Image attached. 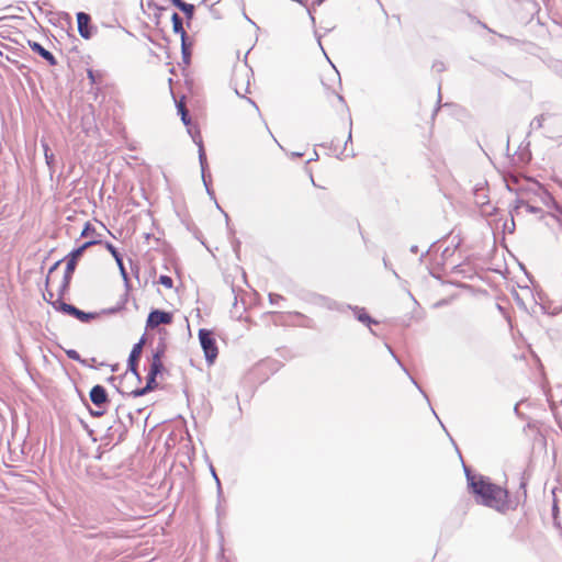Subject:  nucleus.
Listing matches in <instances>:
<instances>
[{"label": "nucleus", "instance_id": "f257e3e1", "mask_svg": "<svg viewBox=\"0 0 562 562\" xmlns=\"http://www.w3.org/2000/svg\"><path fill=\"white\" fill-rule=\"evenodd\" d=\"M469 491L475 496L476 503L480 505L499 513L514 509L508 491L491 482L487 476L469 477Z\"/></svg>", "mask_w": 562, "mask_h": 562}, {"label": "nucleus", "instance_id": "f03ea898", "mask_svg": "<svg viewBox=\"0 0 562 562\" xmlns=\"http://www.w3.org/2000/svg\"><path fill=\"white\" fill-rule=\"evenodd\" d=\"M63 299L64 296H60V294L58 293L57 299L55 300L54 303H52V306L57 312L70 315L82 323H89L90 321L95 319L98 317L97 313L81 311L75 305L64 302Z\"/></svg>", "mask_w": 562, "mask_h": 562}, {"label": "nucleus", "instance_id": "7ed1b4c3", "mask_svg": "<svg viewBox=\"0 0 562 562\" xmlns=\"http://www.w3.org/2000/svg\"><path fill=\"white\" fill-rule=\"evenodd\" d=\"M123 409V406L119 405L115 409L117 419L114 422L113 425H111L105 435L104 440H108L109 443L119 445L122 441H124L127 432H128V425H126L120 416V412Z\"/></svg>", "mask_w": 562, "mask_h": 562}, {"label": "nucleus", "instance_id": "20e7f679", "mask_svg": "<svg viewBox=\"0 0 562 562\" xmlns=\"http://www.w3.org/2000/svg\"><path fill=\"white\" fill-rule=\"evenodd\" d=\"M199 340L203 349L206 362L209 364L214 363L218 356V348L213 333L209 329L201 328L199 330Z\"/></svg>", "mask_w": 562, "mask_h": 562}, {"label": "nucleus", "instance_id": "39448f33", "mask_svg": "<svg viewBox=\"0 0 562 562\" xmlns=\"http://www.w3.org/2000/svg\"><path fill=\"white\" fill-rule=\"evenodd\" d=\"M81 257L77 252H75L74 250H71L65 257L64 260H66V268H65V272H64L63 279L60 281V284H59L58 290H57V293H59L60 296H65L66 293L68 292L69 286H70V282H71V279H72V274H74V272L76 270L78 260Z\"/></svg>", "mask_w": 562, "mask_h": 562}, {"label": "nucleus", "instance_id": "423d86ee", "mask_svg": "<svg viewBox=\"0 0 562 562\" xmlns=\"http://www.w3.org/2000/svg\"><path fill=\"white\" fill-rule=\"evenodd\" d=\"M146 342L145 334L140 337L138 342H136L128 356L127 359V370L136 378L138 382L142 381V375L138 371V362L143 352L144 345Z\"/></svg>", "mask_w": 562, "mask_h": 562}, {"label": "nucleus", "instance_id": "0eeeda50", "mask_svg": "<svg viewBox=\"0 0 562 562\" xmlns=\"http://www.w3.org/2000/svg\"><path fill=\"white\" fill-rule=\"evenodd\" d=\"M157 376L158 375H156V374L148 373L146 376L145 386L138 387V389H135L132 391H126L119 385H115V387H116L117 392L122 395H127V396H132V397L144 396V395L148 394L149 392L155 391L158 387Z\"/></svg>", "mask_w": 562, "mask_h": 562}, {"label": "nucleus", "instance_id": "6e6552de", "mask_svg": "<svg viewBox=\"0 0 562 562\" xmlns=\"http://www.w3.org/2000/svg\"><path fill=\"white\" fill-rule=\"evenodd\" d=\"M104 246L110 251V254L113 256V258L115 259V263L117 265V267L120 269L121 277L124 281V286H125V289H127V292H130L132 290V284H131V280L128 278V273L125 269L122 255L111 243L105 241Z\"/></svg>", "mask_w": 562, "mask_h": 562}, {"label": "nucleus", "instance_id": "1a4fd4ad", "mask_svg": "<svg viewBox=\"0 0 562 562\" xmlns=\"http://www.w3.org/2000/svg\"><path fill=\"white\" fill-rule=\"evenodd\" d=\"M172 322V314L161 310H153L147 317L146 327L156 328L159 325H167Z\"/></svg>", "mask_w": 562, "mask_h": 562}, {"label": "nucleus", "instance_id": "9d476101", "mask_svg": "<svg viewBox=\"0 0 562 562\" xmlns=\"http://www.w3.org/2000/svg\"><path fill=\"white\" fill-rule=\"evenodd\" d=\"M90 401L98 408H104L109 403V395L104 386L97 384L89 392Z\"/></svg>", "mask_w": 562, "mask_h": 562}, {"label": "nucleus", "instance_id": "9b49d317", "mask_svg": "<svg viewBox=\"0 0 562 562\" xmlns=\"http://www.w3.org/2000/svg\"><path fill=\"white\" fill-rule=\"evenodd\" d=\"M78 32L85 40H89L93 35L94 27L91 25V16L86 12L77 13Z\"/></svg>", "mask_w": 562, "mask_h": 562}, {"label": "nucleus", "instance_id": "f8f14e48", "mask_svg": "<svg viewBox=\"0 0 562 562\" xmlns=\"http://www.w3.org/2000/svg\"><path fill=\"white\" fill-rule=\"evenodd\" d=\"M29 47L31 48L32 52L36 53L43 59H45L48 63V65H50V66L57 65L56 57L38 42L29 41Z\"/></svg>", "mask_w": 562, "mask_h": 562}, {"label": "nucleus", "instance_id": "ddd939ff", "mask_svg": "<svg viewBox=\"0 0 562 562\" xmlns=\"http://www.w3.org/2000/svg\"><path fill=\"white\" fill-rule=\"evenodd\" d=\"M188 131L191 134L193 142L199 147V162H200V166H201V172L204 173V171L207 168V161H206V154H205V150H204V147H203V140H202L201 134H200L199 131H195L193 133L191 131V128H189Z\"/></svg>", "mask_w": 562, "mask_h": 562}, {"label": "nucleus", "instance_id": "4468645a", "mask_svg": "<svg viewBox=\"0 0 562 562\" xmlns=\"http://www.w3.org/2000/svg\"><path fill=\"white\" fill-rule=\"evenodd\" d=\"M356 316V318L362 324L367 325L369 328L372 324H378V321L373 319L366 311L364 307L359 306H349Z\"/></svg>", "mask_w": 562, "mask_h": 562}, {"label": "nucleus", "instance_id": "2eb2a0df", "mask_svg": "<svg viewBox=\"0 0 562 562\" xmlns=\"http://www.w3.org/2000/svg\"><path fill=\"white\" fill-rule=\"evenodd\" d=\"M171 22H172V31L175 34H179L181 40L189 38L188 34L183 27V20L177 12L172 13Z\"/></svg>", "mask_w": 562, "mask_h": 562}, {"label": "nucleus", "instance_id": "dca6fc26", "mask_svg": "<svg viewBox=\"0 0 562 562\" xmlns=\"http://www.w3.org/2000/svg\"><path fill=\"white\" fill-rule=\"evenodd\" d=\"M128 295H130V292H127V289H125V293L121 296L117 304L113 307L103 310V313L112 315V314H116V313L125 310L126 303L128 301Z\"/></svg>", "mask_w": 562, "mask_h": 562}, {"label": "nucleus", "instance_id": "f3484780", "mask_svg": "<svg viewBox=\"0 0 562 562\" xmlns=\"http://www.w3.org/2000/svg\"><path fill=\"white\" fill-rule=\"evenodd\" d=\"M191 46L192 44L189 42V38L181 40L182 63L186 66H189L191 63Z\"/></svg>", "mask_w": 562, "mask_h": 562}, {"label": "nucleus", "instance_id": "a211bd4d", "mask_svg": "<svg viewBox=\"0 0 562 562\" xmlns=\"http://www.w3.org/2000/svg\"><path fill=\"white\" fill-rule=\"evenodd\" d=\"M162 358L151 356L150 367L148 373L160 375L165 371Z\"/></svg>", "mask_w": 562, "mask_h": 562}, {"label": "nucleus", "instance_id": "6ab92c4d", "mask_svg": "<svg viewBox=\"0 0 562 562\" xmlns=\"http://www.w3.org/2000/svg\"><path fill=\"white\" fill-rule=\"evenodd\" d=\"M177 110L181 116L182 123L186 126H189L191 124V116H190L189 110L187 109L186 104L182 101L177 103Z\"/></svg>", "mask_w": 562, "mask_h": 562}, {"label": "nucleus", "instance_id": "aec40b11", "mask_svg": "<svg viewBox=\"0 0 562 562\" xmlns=\"http://www.w3.org/2000/svg\"><path fill=\"white\" fill-rule=\"evenodd\" d=\"M167 351V342H166V339L165 337L160 336L159 337V340L153 351V356L154 357H159V358H164L165 357V353Z\"/></svg>", "mask_w": 562, "mask_h": 562}, {"label": "nucleus", "instance_id": "412c9836", "mask_svg": "<svg viewBox=\"0 0 562 562\" xmlns=\"http://www.w3.org/2000/svg\"><path fill=\"white\" fill-rule=\"evenodd\" d=\"M65 352L69 359L77 361L82 366L93 368L92 364H88V359L81 358V356L75 349H67V350H65Z\"/></svg>", "mask_w": 562, "mask_h": 562}, {"label": "nucleus", "instance_id": "4be33fe9", "mask_svg": "<svg viewBox=\"0 0 562 562\" xmlns=\"http://www.w3.org/2000/svg\"><path fill=\"white\" fill-rule=\"evenodd\" d=\"M103 244V241L99 238H92L86 243H83L81 246H79L78 248H75L74 251L77 252L80 257L83 255V252L90 248L91 246H94V245H101Z\"/></svg>", "mask_w": 562, "mask_h": 562}, {"label": "nucleus", "instance_id": "5701e85b", "mask_svg": "<svg viewBox=\"0 0 562 562\" xmlns=\"http://www.w3.org/2000/svg\"><path fill=\"white\" fill-rule=\"evenodd\" d=\"M103 244V241L99 238H92L86 243H83L81 246H79L78 248H75L74 251L77 252L80 257L83 255V252L90 248L91 246H94V245H101Z\"/></svg>", "mask_w": 562, "mask_h": 562}, {"label": "nucleus", "instance_id": "b1692460", "mask_svg": "<svg viewBox=\"0 0 562 562\" xmlns=\"http://www.w3.org/2000/svg\"><path fill=\"white\" fill-rule=\"evenodd\" d=\"M80 236L81 237L91 236L92 238H99L100 234H97L95 227L90 222H86Z\"/></svg>", "mask_w": 562, "mask_h": 562}, {"label": "nucleus", "instance_id": "393cba45", "mask_svg": "<svg viewBox=\"0 0 562 562\" xmlns=\"http://www.w3.org/2000/svg\"><path fill=\"white\" fill-rule=\"evenodd\" d=\"M87 76L91 85H98L102 82V74L93 69H87Z\"/></svg>", "mask_w": 562, "mask_h": 562}, {"label": "nucleus", "instance_id": "a878e982", "mask_svg": "<svg viewBox=\"0 0 562 562\" xmlns=\"http://www.w3.org/2000/svg\"><path fill=\"white\" fill-rule=\"evenodd\" d=\"M543 122H544V115L540 114V115L533 117V120L530 122V128L539 130L543 126Z\"/></svg>", "mask_w": 562, "mask_h": 562}, {"label": "nucleus", "instance_id": "bb28decb", "mask_svg": "<svg viewBox=\"0 0 562 562\" xmlns=\"http://www.w3.org/2000/svg\"><path fill=\"white\" fill-rule=\"evenodd\" d=\"M520 205L526 206L527 211L532 214H537V213L541 212V209L539 206L530 205L527 202H525L524 200H517V207H519Z\"/></svg>", "mask_w": 562, "mask_h": 562}, {"label": "nucleus", "instance_id": "cd10ccee", "mask_svg": "<svg viewBox=\"0 0 562 562\" xmlns=\"http://www.w3.org/2000/svg\"><path fill=\"white\" fill-rule=\"evenodd\" d=\"M194 11H195V8L193 4L191 3H188L184 9H182L181 12H183V14L186 15L187 20L190 21L193 19L194 16Z\"/></svg>", "mask_w": 562, "mask_h": 562}, {"label": "nucleus", "instance_id": "c85d7f7f", "mask_svg": "<svg viewBox=\"0 0 562 562\" xmlns=\"http://www.w3.org/2000/svg\"><path fill=\"white\" fill-rule=\"evenodd\" d=\"M45 162L50 171L53 173L55 171V156L53 153H49L48 155L44 156Z\"/></svg>", "mask_w": 562, "mask_h": 562}, {"label": "nucleus", "instance_id": "c756f323", "mask_svg": "<svg viewBox=\"0 0 562 562\" xmlns=\"http://www.w3.org/2000/svg\"><path fill=\"white\" fill-rule=\"evenodd\" d=\"M158 282L167 289H171L173 285L172 279L166 274L160 276Z\"/></svg>", "mask_w": 562, "mask_h": 562}, {"label": "nucleus", "instance_id": "7c9ffc66", "mask_svg": "<svg viewBox=\"0 0 562 562\" xmlns=\"http://www.w3.org/2000/svg\"><path fill=\"white\" fill-rule=\"evenodd\" d=\"M558 513H559V507H558L557 499L554 498L553 499V505H552L553 524H554L555 527L560 528V522L558 521Z\"/></svg>", "mask_w": 562, "mask_h": 562}, {"label": "nucleus", "instance_id": "2f4dec72", "mask_svg": "<svg viewBox=\"0 0 562 562\" xmlns=\"http://www.w3.org/2000/svg\"><path fill=\"white\" fill-rule=\"evenodd\" d=\"M268 297L271 304H278L280 301L284 300V297L281 294L277 293H269Z\"/></svg>", "mask_w": 562, "mask_h": 562}, {"label": "nucleus", "instance_id": "473e14b6", "mask_svg": "<svg viewBox=\"0 0 562 562\" xmlns=\"http://www.w3.org/2000/svg\"><path fill=\"white\" fill-rule=\"evenodd\" d=\"M61 260H58L56 261L48 270V274H47V278H46V285H48V283L50 282L52 280V274L54 273V271L58 268V266L60 265Z\"/></svg>", "mask_w": 562, "mask_h": 562}, {"label": "nucleus", "instance_id": "72a5a7b5", "mask_svg": "<svg viewBox=\"0 0 562 562\" xmlns=\"http://www.w3.org/2000/svg\"><path fill=\"white\" fill-rule=\"evenodd\" d=\"M463 469H464V474H465L467 483L468 484H469V477H480V476H482V474H473L472 471L470 470V468H468L464 463H463Z\"/></svg>", "mask_w": 562, "mask_h": 562}, {"label": "nucleus", "instance_id": "f704fd0d", "mask_svg": "<svg viewBox=\"0 0 562 562\" xmlns=\"http://www.w3.org/2000/svg\"><path fill=\"white\" fill-rule=\"evenodd\" d=\"M209 178H210V175H206V170H205L204 173H202V180H203V183H204V186L206 188L207 193L212 194L213 192L210 189V180H209Z\"/></svg>", "mask_w": 562, "mask_h": 562}, {"label": "nucleus", "instance_id": "c9c22d12", "mask_svg": "<svg viewBox=\"0 0 562 562\" xmlns=\"http://www.w3.org/2000/svg\"><path fill=\"white\" fill-rule=\"evenodd\" d=\"M432 69H435L436 71L438 72H442L445 71L446 69V66L442 61L440 60H436L434 64H432Z\"/></svg>", "mask_w": 562, "mask_h": 562}, {"label": "nucleus", "instance_id": "e433bc0d", "mask_svg": "<svg viewBox=\"0 0 562 562\" xmlns=\"http://www.w3.org/2000/svg\"><path fill=\"white\" fill-rule=\"evenodd\" d=\"M43 295H44L45 301L47 303H49L50 305H52V303L55 302V300H53L54 299L53 291L48 290L47 288H46V292Z\"/></svg>", "mask_w": 562, "mask_h": 562}, {"label": "nucleus", "instance_id": "4c0bfd02", "mask_svg": "<svg viewBox=\"0 0 562 562\" xmlns=\"http://www.w3.org/2000/svg\"><path fill=\"white\" fill-rule=\"evenodd\" d=\"M296 1H297L301 5H304V7H306V8H307V12H308V14H310V16H311V20H312L313 22H315V18H314V15H313L312 9H311L310 7H307V4H306V3H307V0H296Z\"/></svg>", "mask_w": 562, "mask_h": 562}, {"label": "nucleus", "instance_id": "58836bf2", "mask_svg": "<svg viewBox=\"0 0 562 562\" xmlns=\"http://www.w3.org/2000/svg\"><path fill=\"white\" fill-rule=\"evenodd\" d=\"M89 412H90L91 416H93V417H101L105 413V407L104 408H99L97 411L90 409Z\"/></svg>", "mask_w": 562, "mask_h": 562}, {"label": "nucleus", "instance_id": "ea45409f", "mask_svg": "<svg viewBox=\"0 0 562 562\" xmlns=\"http://www.w3.org/2000/svg\"><path fill=\"white\" fill-rule=\"evenodd\" d=\"M41 144H42V147H43L44 156H46L49 153H52L48 144L45 140H42Z\"/></svg>", "mask_w": 562, "mask_h": 562}, {"label": "nucleus", "instance_id": "a19ab883", "mask_svg": "<svg viewBox=\"0 0 562 562\" xmlns=\"http://www.w3.org/2000/svg\"><path fill=\"white\" fill-rule=\"evenodd\" d=\"M131 269H132V272L134 273V276L138 279L139 267L137 265H132Z\"/></svg>", "mask_w": 562, "mask_h": 562}, {"label": "nucleus", "instance_id": "79ce46f5", "mask_svg": "<svg viewBox=\"0 0 562 562\" xmlns=\"http://www.w3.org/2000/svg\"><path fill=\"white\" fill-rule=\"evenodd\" d=\"M117 380L122 381V376L111 375L110 378H108V382L113 383V384H114V382H116Z\"/></svg>", "mask_w": 562, "mask_h": 562}, {"label": "nucleus", "instance_id": "37998d69", "mask_svg": "<svg viewBox=\"0 0 562 562\" xmlns=\"http://www.w3.org/2000/svg\"><path fill=\"white\" fill-rule=\"evenodd\" d=\"M211 471H212V475L214 476V479H215V481H216V483H217V486H218V488H220V487H221V482H220L218 476H217V475H216V473H215L214 468H211Z\"/></svg>", "mask_w": 562, "mask_h": 562}, {"label": "nucleus", "instance_id": "c03bdc74", "mask_svg": "<svg viewBox=\"0 0 562 562\" xmlns=\"http://www.w3.org/2000/svg\"><path fill=\"white\" fill-rule=\"evenodd\" d=\"M325 0H312V7L321 5Z\"/></svg>", "mask_w": 562, "mask_h": 562}, {"label": "nucleus", "instance_id": "a18cd8bd", "mask_svg": "<svg viewBox=\"0 0 562 562\" xmlns=\"http://www.w3.org/2000/svg\"><path fill=\"white\" fill-rule=\"evenodd\" d=\"M126 417H127V419H128V424H130V425H132V424H133V414H132L131 412H128V413L126 414Z\"/></svg>", "mask_w": 562, "mask_h": 562}, {"label": "nucleus", "instance_id": "49530a36", "mask_svg": "<svg viewBox=\"0 0 562 562\" xmlns=\"http://www.w3.org/2000/svg\"><path fill=\"white\" fill-rule=\"evenodd\" d=\"M187 4H188V3H187V2H184V1L182 0V1L178 4V7H177V8H178L180 11H182V9H184V7H186Z\"/></svg>", "mask_w": 562, "mask_h": 562}, {"label": "nucleus", "instance_id": "de8ad7c7", "mask_svg": "<svg viewBox=\"0 0 562 562\" xmlns=\"http://www.w3.org/2000/svg\"><path fill=\"white\" fill-rule=\"evenodd\" d=\"M409 250H411V252H413V254H417V252H418V246L413 245V246L411 247V249H409Z\"/></svg>", "mask_w": 562, "mask_h": 562}, {"label": "nucleus", "instance_id": "09e8293b", "mask_svg": "<svg viewBox=\"0 0 562 562\" xmlns=\"http://www.w3.org/2000/svg\"><path fill=\"white\" fill-rule=\"evenodd\" d=\"M176 8L182 0H169Z\"/></svg>", "mask_w": 562, "mask_h": 562}, {"label": "nucleus", "instance_id": "8fccbe9b", "mask_svg": "<svg viewBox=\"0 0 562 562\" xmlns=\"http://www.w3.org/2000/svg\"><path fill=\"white\" fill-rule=\"evenodd\" d=\"M235 92L237 95L244 97V94L240 92V90L237 87H235Z\"/></svg>", "mask_w": 562, "mask_h": 562}, {"label": "nucleus", "instance_id": "3c124183", "mask_svg": "<svg viewBox=\"0 0 562 562\" xmlns=\"http://www.w3.org/2000/svg\"><path fill=\"white\" fill-rule=\"evenodd\" d=\"M95 358H91L88 360V364H92L94 367Z\"/></svg>", "mask_w": 562, "mask_h": 562}, {"label": "nucleus", "instance_id": "603ef678", "mask_svg": "<svg viewBox=\"0 0 562 562\" xmlns=\"http://www.w3.org/2000/svg\"><path fill=\"white\" fill-rule=\"evenodd\" d=\"M247 100H248V102H249V103H251V104H252V105L258 110V106H257V104L255 103V101H252V100H251V99H249V98H248Z\"/></svg>", "mask_w": 562, "mask_h": 562}, {"label": "nucleus", "instance_id": "864d4df0", "mask_svg": "<svg viewBox=\"0 0 562 562\" xmlns=\"http://www.w3.org/2000/svg\"><path fill=\"white\" fill-rule=\"evenodd\" d=\"M248 88H249V81H247V86H246V88H245V93H248V92H249Z\"/></svg>", "mask_w": 562, "mask_h": 562}, {"label": "nucleus", "instance_id": "5fc2aeb1", "mask_svg": "<svg viewBox=\"0 0 562 562\" xmlns=\"http://www.w3.org/2000/svg\"><path fill=\"white\" fill-rule=\"evenodd\" d=\"M515 413L517 414L518 413V404L515 406Z\"/></svg>", "mask_w": 562, "mask_h": 562}, {"label": "nucleus", "instance_id": "6e6d98bb", "mask_svg": "<svg viewBox=\"0 0 562 562\" xmlns=\"http://www.w3.org/2000/svg\"><path fill=\"white\" fill-rule=\"evenodd\" d=\"M159 333L160 334H162V333L166 334V329H160Z\"/></svg>", "mask_w": 562, "mask_h": 562}]
</instances>
